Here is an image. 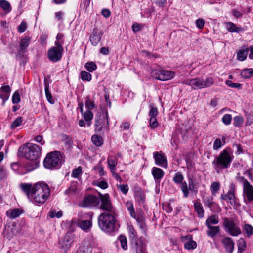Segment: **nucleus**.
<instances>
[{
	"mask_svg": "<svg viewBox=\"0 0 253 253\" xmlns=\"http://www.w3.org/2000/svg\"><path fill=\"white\" fill-rule=\"evenodd\" d=\"M183 176L180 172L176 173L173 177V181L177 184L182 183Z\"/></svg>",
	"mask_w": 253,
	"mask_h": 253,
	"instance_id": "nucleus-54",
	"label": "nucleus"
},
{
	"mask_svg": "<svg viewBox=\"0 0 253 253\" xmlns=\"http://www.w3.org/2000/svg\"><path fill=\"white\" fill-rule=\"evenodd\" d=\"M181 189L184 194L185 197H187L189 195V190L188 185L186 182L181 183Z\"/></svg>",
	"mask_w": 253,
	"mask_h": 253,
	"instance_id": "nucleus-52",
	"label": "nucleus"
},
{
	"mask_svg": "<svg viewBox=\"0 0 253 253\" xmlns=\"http://www.w3.org/2000/svg\"><path fill=\"white\" fill-rule=\"evenodd\" d=\"M100 200L98 198L89 195L85 197L80 205L83 207H92L98 206Z\"/></svg>",
	"mask_w": 253,
	"mask_h": 253,
	"instance_id": "nucleus-13",
	"label": "nucleus"
},
{
	"mask_svg": "<svg viewBox=\"0 0 253 253\" xmlns=\"http://www.w3.org/2000/svg\"><path fill=\"white\" fill-rule=\"evenodd\" d=\"M153 76L158 80L166 81L171 79L174 76V72L165 70H154L152 71Z\"/></svg>",
	"mask_w": 253,
	"mask_h": 253,
	"instance_id": "nucleus-11",
	"label": "nucleus"
},
{
	"mask_svg": "<svg viewBox=\"0 0 253 253\" xmlns=\"http://www.w3.org/2000/svg\"><path fill=\"white\" fill-rule=\"evenodd\" d=\"M64 49L63 46H54L50 48L47 52L49 60L53 62L59 61L62 58Z\"/></svg>",
	"mask_w": 253,
	"mask_h": 253,
	"instance_id": "nucleus-10",
	"label": "nucleus"
},
{
	"mask_svg": "<svg viewBox=\"0 0 253 253\" xmlns=\"http://www.w3.org/2000/svg\"><path fill=\"white\" fill-rule=\"evenodd\" d=\"M18 153H22V155L29 160H38L41 156V149L37 145L29 143L20 147Z\"/></svg>",
	"mask_w": 253,
	"mask_h": 253,
	"instance_id": "nucleus-4",
	"label": "nucleus"
},
{
	"mask_svg": "<svg viewBox=\"0 0 253 253\" xmlns=\"http://www.w3.org/2000/svg\"><path fill=\"white\" fill-rule=\"evenodd\" d=\"M94 169L98 171L100 176L105 175V172L101 164H99L98 166L95 167Z\"/></svg>",
	"mask_w": 253,
	"mask_h": 253,
	"instance_id": "nucleus-63",
	"label": "nucleus"
},
{
	"mask_svg": "<svg viewBox=\"0 0 253 253\" xmlns=\"http://www.w3.org/2000/svg\"><path fill=\"white\" fill-rule=\"evenodd\" d=\"M81 78L83 81H90L91 80L92 75L85 71H83L81 73Z\"/></svg>",
	"mask_w": 253,
	"mask_h": 253,
	"instance_id": "nucleus-46",
	"label": "nucleus"
},
{
	"mask_svg": "<svg viewBox=\"0 0 253 253\" xmlns=\"http://www.w3.org/2000/svg\"><path fill=\"white\" fill-rule=\"evenodd\" d=\"M64 43V35L59 33L56 36V40L55 41V45L58 47L62 46Z\"/></svg>",
	"mask_w": 253,
	"mask_h": 253,
	"instance_id": "nucleus-37",
	"label": "nucleus"
},
{
	"mask_svg": "<svg viewBox=\"0 0 253 253\" xmlns=\"http://www.w3.org/2000/svg\"><path fill=\"white\" fill-rule=\"evenodd\" d=\"M241 75L244 78H249L253 75L252 69H245L241 72Z\"/></svg>",
	"mask_w": 253,
	"mask_h": 253,
	"instance_id": "nucleus-45",
	"label": "nucleus"
},
{
	"mask_svg": "<svg viewBox=\"0 0 253 253\" xmlns=\"http://www.w3.org/2000/svg\"><path fill=\"white\" fill-rule=\"evenodd\" d=\"M152 174L155 180L160 181L164 177L165 173L160 168L154 167L152 169Z\"/></svg>",
	"mask_w": 253,
	"mask_h": 253,
	"instance_id": "nucleus-21",
	"label": "nucleus"
},
{
	"mask_svg": "<svg viewBox=\"0 0 253 253\" xmlns=\"http://www.w3.org/2000/svg\"><path fill=\"white\" fill-rule=\"evenodd\" d=\"M227 29L231 32H239L242 31V28L241 27H237L234 23L231 22H229L226 23V24Z\"/></svg>",
	"mask_w": 253,
	"mask_h": 253,
	"instance_id": "nucleus-34",
	"label": "nucleus"
},
{
	"mask_svg": "<svg viewBox=\"0 0 253 253\" xmlns=\"http://www.w3.org/2000/svg\"><path fill=\"white\" fill-rule=\"evenodd\" d=\"M203 202L206 206H208L211 210L212 207L215 205V203L213 201V198L209 196L203 199Z\"/></svg>",
	"mask_w": 253,
	"mask_h": 253,
	"instance_id": "nucleus-41",
	"label": "nucleus"
},
{
	"mask_svg": "<svg viewBox=\"0 0 253 253\" xmlns=\"http://www.w3.org/2000/svg\"><path fill=\"white\" fill-rule=\"evenodd\" d=\"M248 52L249 48L247 47H243L238 52L237 55V59L240 61H243L245 60L247 58Z\"/></svg>",
	"mask_w": 253,
	"mask_h": 253,
	"instance_id": "nucleus-26",
	"label": "nucleus"
},
{
	"mask_svg": "<svg viewBox=\"0 0 253 253\" xmlns=\"http://www.w3.org/2000/svg\"><path fill=\"white\" fill-rule=\"evenodd\" d=\"M194 209L195 211L197 213L198 216L202 218L204 217V209L202 204L199 202H196L194 203Z\"/></svg>",
	"mask_w": 253,
	"mask_h": 253,
	"instance_id": "nucleus-32",
	"label": "nucleus"
},
{
	"mask_svg": "<svg viewBox=\"0 0 253 253\" xmlns=\"http://www.w3.org/2000/svg\"><path fill=\"white\" fill-rule=\"evenodd\" d=\"M128 230L130 238L133 240H135L137 238V233L133 227L131 225L128 227Z\"/></svg>",
	"mask_w": 253,
	"mask_h": 253,
	"instance_id": "nucleus-48",
	"label": "nucleus"
},
{
	"mask_svg": "<svg viewBox=\"0 0 253 253\" xmlns=\"http://www.w3.org/2000/svg\"><path fill=\"white\" fill-rule=\"evenodd\" d=\"M62 156L59 152L54 151L48 153L43 162L44 166L49 169H54L60 167Z\"/></svg>",
	"mask_w": 253,
	"mask_h": 253,
	"instance_id": "nucleus-6",
	"label": "nucleus"
},
{
	"mask_svg": "<svg viewBox=\"0 0 253 253\" xmlns=\"http://www.w3.org/2000/svg\"><path fill=\"white\" fill-rule=\"evenodd\" d=\"M50 193L47 184L43 182L37 183L33 185L30 200L35 204H43L48 198Z\"/></svg>",
	"mask_w": 253,
	"mask_h": 253,
	"instance_id": "nucleus-1",
	"label": "nucleus"
},
{
	"mask_svg": "<svg viewBox=\"0 0 253 253\" xmlns=\"http://www.w3.org/2000/svg\"><path fill=\"white\" fill-rule=\"evenodd\" d=\"M108 165L110 171L116 170V166L117 165L118 160L115 156H110L107 159Z\"/></svg>",
	"mask_w": 253,
	"mask_h": 253,
	"instance_id": "nucleus-27",
	"label": "nucleus"
},
{
	"mask_svg": "<svg viewBox=\"0 0 253 253\" xmlns=\"http://www.w3.org/2000/svg\"><path fill=\"white\" fill-rule=\"evenodd\" d=\"M90 219H84L80 220L78 221L77 224L78 226L81 228L83 231L88 232L92 226V223L91 221L92 215L88 214Z\"/></svg>",
	"mask_w": 253,
	"mask_h": 253,
	"instance_id": "nucleus-18",
	"label": "nucleus"
},
{
	"mask_svg": "<svg viewBox=\"0 0 253 253\" xmlns=\"http://www.w3.org/2000/svg\"><path fill=\"white\" fill-rule=\"evenodd\" d=\"M117 188L124 194H126L128 191L127 185H117Z\"/></svg>",
	"mask_w": 253,
	"mask_h": 253,
	"instance_id": "nucleus-61",
	"label": "nucleus"
},
{
	"mask_svg": "<svg viewBox=\"0 0 253 253\" xmlns=\"http://www.w3.org/2000/svg\"><path fill=\"white\" fill-rule=\"evenodd\" d=\"M150 126L152 129H155L158 126V123L156 117H150L149 119Z\"/></svg>",
	"mask_w": 253,
	"mask_h": 253,
	"instance_id": "nucleus-55",
	"label": "nucleus"
},
{
	"mask_svg": "<svg viewBox=\"0 0 253 253\" xmlns=\"http://www.w3.org/2000/svg\"><path fill=\"white\" fill-rule=\"evenodd\" d=\"M221 242L227 252L229 253H233L234 250L235 243L234 240L231 237H224L222 240Z\"/></svg>",
	"mask_w": 253,
	"mask_h": 253,
	"instance_id": "nucleus-20",
	"label": "nucleus"
},
{
	"mask_svg": "<svg viewBox=\"0 0 253 253\" xmlns=\"http://www.w3.org/2000/svg\"><path fill=\"white\" fill-rule=\"evenodd\" d=\"M220 187V184L219 182H212L210 186V190L213 195H216Z\"/></svg>",
	"mask_w": 253,
	"mask_h": 253,
	"instance_id": "nucleus-36",
	"label": "nucleus"
},
{
	"mask_svg": "<svg viewBox=\"0 0 253 253\" xmlns=\"http://www.w3.org/2000/svg\"><path fill=\"white\" fill-rule=\"evenodd\" d=\"M222 146L221 141L220 139L217 138L216 139L213 144V148L214 150H218Z\"/></svg>",
	"mask_w": 253,
	"mask_h": 253,
	"instance_id": "nucleus-64",
	"label": "nucleus"
},
{
	"mask_svg": "<svg viewBox=\"0 0 253 253\" xmlns=\"http://www.w3.org/2000/svg\"><path fill=\"white\" fill-rule=\"evenodd\" d=\"M84 67L89 72H93L97 68L96 65L93 62H87L85 63Z\"/></svg>",
	"mask_w": 253,
	"mask_h": 253,
	"instance_id": "nucleus-47",
	"label": "nucleus"
},
{
	"mask_svg": "<svg viewBox=\"0 0 253 253\" xmlns=\"http://www.w3.org/2000/svg\"><path fill=\"white\" fill-rule=\"evenodd\" d=\"M96 129L100 131L103 128H108L109 126V116L107 110H103L95 119Z\"/></svg>",
	"mask_w": 253,
	"mask_h": 253,
	"instance_id": "nucleus-8",
	"label": "nucleus"
},
{
	"mask_svg": "<svg viewBox=\"0 0 253 253\" xmlns=\"http://www.w3.org/2000/svg\"><path fill=\"white\" fill-rule=\"evenodd\" d=\"M49 214L50 217L51 218H54L55 217L57 218H60L62 215V212L61 211H59L56 212L55 210H52L49 212Z\"/></svg>",
	"mask_w": 253,
	"mask_h": 253,
	"instance_id": "nucleus-60",
	"label": "nucleus"
},
{
	"mask_svg": "<svg viewBox=\"0 0 253 253\" xmlns=\"http://www.w3.org/2000/svg\"><path fill=\"white\" fill-rule=\"evenodd\" d=\"M92 247L88 243H84L80 246L77 253H91Z\"/></svg>",
	"mask_w": 253,
	"mask_h": 253,
	"instance_id": "nucleus-24",
	"label": "nucleus"
},
{
	"mask_svg": "<svg viewBox=\"0 0 253 253\" xmlns=\"http://www.w3.org/2000/svg\"><path fill=\"white\" fill-rule=\"evenodd\" d=\"M180 239L181 242L184 243V248L188 250H193L197 247V243L193 240L191 235L182 236Z\"/></svg>",
	"mask_w": 253,
	"mask_h": 253,
	"instance_id": "nucleus-14",
	"label": "nucleus"
},
{
	"mask_svg": "<svg viewBox=\"0 0 253 253\" xmlns=\"http://www.w3.org/2000/svg\"><path fill=\"white\" fill-rule=\"evenodd\" d=\"M0 7L5 14L9 13L12 9L10 3L6 0H0Z\"/></svg>",
	"mask_w": 253,
	"mask_h": 253,
	"instance_id": "nucleus-29",
	"label": "nucleus"
},
{
	"mask_svg": "<svg viewBox=\"0 0 253 253\" xmlns=\"http://www.w3.org/2000/svg\"><path fill=\"white\" fill-rule=\"evenodd\" d=\"M243 194L246 197L248 201H253V186L249 184L243 188Z\"/></svg>",
	"mask_w": 253,
	"mask_h": 253,
	"instance_id": "nucleus-22",
	"label": "nucleus"
},
{
	"mask_svg": "<svg viewBox=\"0 0 253 253\" xmlns=\"http://www.w3.org/2000/svg\"><path fill=\"white\" fill-rule=\"evenodd\" d=\"M244 118L241 116H236L234 118L233 121H234V125L235 126H241L244 122Z\"/></svg>",
	"mask_w": 253,
	"mask_h": 253,
	"instance_id": "nucleus-50",
	"label": "nucleus"
},
{
	"mask_svg": "<svg viewBox=\"0 0 253 253\" xmlns=\"http://www.w3.org/2000/svg\"><path fill=\"white\" fill-rule=\"evenodd\" d=\"M126 206L130 212L131 216L133 217H134L135 215V212L132 202L129 201H126Z\"/></svg>",
	"mask_w": 253,
	"mask_h": 253,
	"instance_id": "nucleus-42",
	"label": "nucleus"
},
{
	"mask_svg": "<svg viewBox=\"0 0 253 253\" xmlns=\"http://www.w3.org/2000/svg\"><path fill=\"white\" fill-rule=\"evenodd\" d=\"M73 242V238L70 234H67L59 242L60 247L64 251L69 249Z\"/></svg>",
	"mask_w": 253,
	"mask_h": 253,
	"instance_id": "nucleus-17",
	"label": "nucleus"
},
{
	"mask_svg": "<svg viewBox=\"0 0 253 253\" xmlns=\"http://www.w3.org/2000/svg\"><path fill=\"white\" fill-rule=\"evenodd\" d=\"M153 157L155 159V164L157 165L164 168L167 167V158L162 152H154L153 153Z\"/></svg>",
	"mask_w": 253,
	"mask_h": 253,
	"instance_id": "nucleus-15",
	"label": "nucleus"
},
{
	"mask_svg": "<svg viewBox=\"0 0 253 253\" xmlns=\"http://www.w3.org/2000/svg\"><path fill=\"white\" fill-rule=\"evenodd\" d=\"M11 88L9 85L3 84L0 88V98L3 100L2 105H3L10 96Z\"/></svg>",
	"mask_w": 253,
	"mask_h": 253,
	"instance_id": "nucleus-19",
	"label": "nucleus"
},
{
	"mask_svg": "<svg viewBox=\"0 0 253 253\" xmlns=\"http://www.w3.org/2000/svg\"><path fill=\"white\" fill-rule=\"evenodd\" d=\"M151 109L149 111V115L150 117H156L158 115V111L156 107L150 105Z\"/></svg>",
	"mask_w": 253,
	"mask_h": 253,
	"instance_id": "nucleus-56",
	"label": "nucleus"
},
{
	"mask_svg": "<svg viewBox=\"0 0 253 253\" xmlns=\"http://www.w3.org/2000/svg\"><path fill=\"white\" fill-rule=\"evenodd\" d=\"M223 226L226 232L232 236L237 237L242 233L238 223L234 220L224 218L223 219Z\"/></svg>",
	"mask_w": 253,
	"mask_h": 253,
	"instance_id": "nucleus-7",
	"label": "nucleus"
},
{
	"mask_svg": "<svg viewBox=\"0 0 253 253\" xmlns=\"http://www.w3.org/2000/svg\"><path fill=\"white\" fill-rule=\"evenodd\" d=\"M229 190L227 193L222 194L221 196V199L229 202L231 205L235 206L236 203V198L235 195V185L232 183L229 186Z\"/></svg>",
	"mask_w": 253,
	"mask_h": 253,
	"instance_id": "nucleus-12",
	"label": "nucleus"
},
{
	"mask_svg": "<svg viewBox=\"0 0 253 253\" xmlns=\"http://www.w3.org/2000/svg\"><path fill=\"white\" fill-rule=\"evenodd\" d=\"M12 100L13 104L18 103L20 101L19 94L17 91H15L12 95Z\"/></svg>",
	"mask_w": 253,
	"mask_h": 253,
	"instance_id": "nucleus-62",
	"label": "nucleus"
},
{
	"mask_svg": "<svg viewBox=\"0 0 253 253\" xmlns=\"http://www.w3.org/2000/svg\"><path fill=\"white\" fill-rule=\"evenodd\" d=\"M207 227L208 228L207 234L211 237H214L219 232V226H208Z\"/></svg>",
	"mask_w": 253,
	"mask_h": 253,
	"instance_id": "nucleus-30",
	"label": "nucleus"
},
{
	"mask_svg": "<svg viewBox=\"0 0 253 253\" xmlns=\"http://www.w3.org/2000/svg\"><path fill=\"white\" fill-rule=\"evenodd\" d=\"M86 122H87L88 126H90V122L93 119V114L90 110H87L82 114Z\"/></svg>",
	"mask_w": 253,
	"mask_h": 253,
	"instance_id": "nucleus-39",
	"label": "nucleus"
},
{
	"mask_svg": "<svg viewBox=\"0 0 253 253\" xmlns=\"http://www.w3.org/2000/svg\"><path fill=\"white\" fill-rule=\"evenodd\" d=\"M82 171V168L81 167H79L77 169H74L72 173V177L74 178H78L79 176L81 175Z\"/></svg>",
	"mask_w": 253,
	"mask_h": 253,
	"instance_id": "nucleus-57",
	"label": "nucleus"
},
{
	"mask_svg": "<svg viewBox=\"0 0 253 253\" xmlns=\"http://www.w3.org/2000/svg\"><path fill=\"white\" fill-rule=\"evenodd\" d=\"M22 210L15 208L14 209H10L6 211L7 216L10 219H14L19 216V215L22 213Z\"/></svg>",
	"mask_w": 253,
	"mask_h": 253,
	"instance_id": "nucleus-23",
	"label": "nucleus"
},
{
	"mask_svg": "<svg viewBox=\"0 0 253 253\" xmlns=\"http://www.w3.org/2000/svg\"><path fill=\"white\" fill-rule=\"evenodd\" d=\"M222 120L223 123L224 124L228 125L231 123L232 120V116L230 114H226L223 116Z\"/></svg>",
	"mask_w": 253,
	"mask_h": 253,
	"instance_id": "nucleus-58",
	"label": "nucleus"
},
{
	"mask_svg": "<svg viewBox=\"0 0 253 253\" xmlns=\"http://www.w3.org/2000/svg\"><path fill=\"white\" fill-rule=\"evenodd\" d=\"M238 251H244L246 248V243L244 239L240 238L237 241Z\"/></svg>",
	"mask_w": 253,
	"mask_h": 253,
	"instance_id": "nucleus-43",
	"label": "nucleus"
},
{
	"mask_svg": "<svg viewBox=\"0 0 253 253\" xmlns=\"http://www.w3.org/2000/svg\"><path fill=\"white\" fill-rule=\"evenodd\" d=\"M23 121V117L20 116L18 117L11 124L10 128L12 129H15L22 124Z\"/></svg>",
	"mask_w": 253,
	"mask_h": 253,
	"instance_id": "nucleus-38",
	"label": "nucleus"
},
{
	"mask_svg": "<svg viewBox=\"0 0 253 253\" xmlns=\"http://www.w3.org/2000/svg\"><path fill=\"white\" fill-rule=\"evenodd\" d=\"M31 162L28 163L26 167L29 171H32L37 168L39 166V162L38 160H30Z\"/></svg>",
	"mask_w": 253,
	"mask_h": 253,
	"instance_id": "nucleus-33",
	"label": "nucleus"
},
{
	"mask_svg": "<svg viewBox=\"0 0 253 253\" xmlns=\"http://www.w3.org/2000/svg\"><path fill=\"white\" fill-rule=\"evenodd\" d=\"M31 40V37L28 36H25L21 39L20 43V49L22 51H24L28 46Z\"/></svg>",
	"mask_w": 253,
	"mask_h": 253,
	"instance_id": "nucleus-25",
	"label": "nucleus"
},
{
	"mask_svg": "<svg viewBox=\"0 0 253 253\" xmlns=\"http://www.w3.org/2000/svg\"><path fill=\"white\" fill-rule=\"evenodd\" d=\"M103 32L101 30L95 28L90 36V41L94 46H96L101 40Z\"/></svg>",
	"mask_w": 253,
	"mask_h": 253,
	"instance_id": "nucleus-16",
	"label": "nucleus"
},
{
	"mask_svg": "<svg viewBox=\"0 0 253 253\" xmlns=\"http://www.w3.org/2000/svg\"><path fill=\"white\" fill-rule=\"evenodd\" d=\"M219 222L218 216L216 215H211L206 220V225L207 226L215 225Z\"/></svg>",
	"mask_w": 253,
	"mask_h": 253,
	"instance_id": "nucleus-31",
	"label": "nucleus"
},
{
	"mask_svg": "<svg viewBox=\"0 0 253 253\" xmlns=\"http://www.w3.org/2000/svg\"><path fill=\"white\" fill-rule=\"evenodd\" d=\"M116 213L103 212L98 217L99 228L106 233H111L115 231Z\"/></svg>",
	"mask_w": 253,
	"mask_h": 253,
	"instance_id": "nucleus-3",
	"label": "nucleus"
},
{
	"mask_svg": "<svg viewBox=\"0 0 253 253\" xmlns=\"http://www.w3.org/2000/svg\"><path fill=\"white\" fill-rule=\"evenodd\" d=\"M119 240L121 243V247L124 250L127 248V240L126 237L124 235H120L119 237Z\"/></svg>",
	"mask_w": 253,
	"mask_h": 253,
	"instance_id": "nucleus-49",
	"label": "nucleus"
},
{
	"mask_svg": "<svg viewBox=\"0 0 253 253\" xmlns=\"http://www.w3.org/2000/svg\"><path fill=\"white\" fill-rule=\"evenodd\" d=\"M183 84L188 85L194 89L206 88L212 85L214 80L212 78L208 77L205 80L200 78L187 79L183 82Z\"/></svg>",
	"mask_w": 253,
	"mask_h": 253,
	"instance_id": "nucleus-5",
	"label": "nucleus"
},
{
	"mask_svg": "<svg viewBox=\"0 0 253 253\" xmlns=\"http://www.w3.org/2000/svg\"><path fill=\"white\" fill-rule=\"evenodd\" d=\"M99 196L101 202L100 208L108 213H116L115 209L112 205L109 195L108 194H100Z\"/></svg>",
	"mask_w": 253,
	"mask_h": 253,
	"instance_id": "nucleus-9",
	"label": "nucleus"
},
{
	"mask_svg": "<svg viewBox=\"0 0 253 253\" xmlns=\"http://www.w3.org/2000/svg\"><path fill=\"white\" fill-rule=\"evenodd\" d=\"M226 84L229 87H232V88H238L241 87V84L238 83H233L231 80H227L226 81Z\"/></svg>",
	"mask_w": 253,
	"mask_h": 253,
	"instance_id": "nucleus-59",
	"label": "nucleus"
},
{
	"mask_svg": "<svg viewBox=\"0 0 253 253\" xmlns=\"http://www.w3.org/2000/svg\"><path fill=\"white\" fill-rule=\"evenodd\" d=\"M85 106L88 110L90 111L93 109L95 107L94 102L91 101L88 97H87L86 100L85 102Z\"/></svg>",
	"mask_w": 253,
	"mask_h": 253,
	"instance_id": "nucleus-51",
	"label": "nucleus"
},
{
	"mask_svg": "<svg viewBox=\"0 0 253 253\" xmlns=\"http://www.w3.org/2000/svg\"><path fill=\"white\" fill-rule=\"evenodd\" d=\"M91 140L92 142L97 146H100L103 144V140L101 137L97 135H94L92 136Z\"/></svg>",
	"mask_w": 253,
	"mask_h": 253,
	"instance_id": "nucleus-44",
	"label": "nucleus"
},
{
	"mask_svg": "<svg viewBox=\"0 0 253 253\" xmlns=\"http://www.w3.org/2000/svg\"><path fill=\"white\" fill-rule=\"evenodd\" d=\"M243 230L248 237L253 235V227L249 224H245L243 227Z\"/></svg>",
	"mask_w": 253,
	"mask_h": 253,
	"instance_id": "nucleus-40",
	"label": "nucleus"
},
{
	"mask_svg": "<svg viewBox=\"0 0 253 253\" xmlns=\"http://www.w3.org/2000/svg\"><path fill=\"white\" fill-rule=\"evenodd\" d=\"M20 187L22 190L26 193L28 199L30 200L33 190V186L30 184H21Z\"/></svg>",
	"mask_w": 253,
	"mask_h": 253,
	"instance_id": "nucleus-28",
	"label": "nucleus"
},
{
	"mask_svg": "<svg viewBox=\"0 0 253 253\" xmlns=\"http://www.w3.org/2000/svg\"><path fill=\"white\" fill-rule=\"evenodd\" d=\"M233 155L230 150H223L218 157L212 162V165L217 173H220L222 169L228 168L233 160Z\"/></svg>",
	"mask_w": 253,
	"mask_h": 253,
	"instance_id": "nucleus-2",
	"label": "nucleus"
},
{
	"mask_svg": "<svg viewBox=\"0 0 253 253\" xmlns=\"http://www.w3.org/2000/svg\"><path fill=\"white\" fill-rule=\"evenodd\" d=\"M8 172L5 168L0 166V180H3L7 177Z\"/></svg>",
	"mask_w": 253,
	"mask_h": 253,
	"instance_id": "nucleus-53",
	"label": "nucleus"
},
{
	"mask_svg": "<svg viewBox=\"0 0 253 253\" xmlns=\"http://www.w3.org/2000/svg\"><path fill=\"white\" fill-rule=\"evenodd\" d=\"M235 178L239 183L243 185V188L250 184V182L244 176H242L240 173L237 174Z\"/></svg>",
	"mask_w": 253,
	"mask_h": 253,
	"instance_id": "nucleus-35",
	"label": "nucleus"
}]
</instances>
